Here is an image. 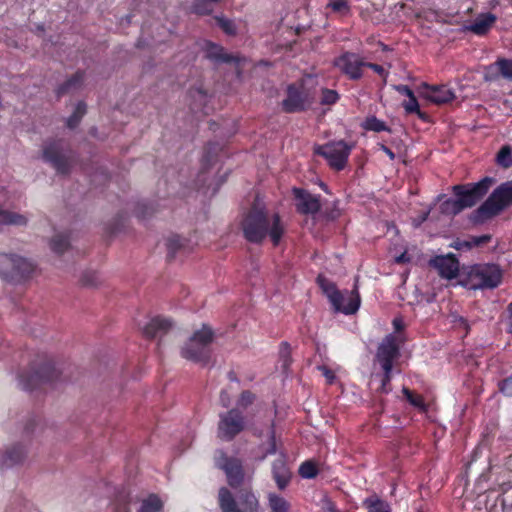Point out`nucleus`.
<instances>
[{
	"instance_id": "f257e3e1",
	"label": "nucleus",
	"mask_w": 512,
	"mask_h": 512,
	"mask_svg": "<svg viewBox=\"0 0 512 512\" xmlns=\"http://www.w3.org/2000/svg\"><path fill=\"white\" fill-rule=\"evenodd\" d=\"M244 238L253 244H261L267 236L274 246H278L285 227L278 213L269 214L266 210L252 206L241 221Z\"/></svg>"
},
{
	"instance_id": "f03ea898",
	"label": "nucleus",
	"mask_w": 512,
	"mask_h": 512,
	"mask_svg": "<svg viewBox=\"0 0 512 512\" xmlns=\"http://www.w3.org/2000/svg\"><path fill=\"white\" fill-rule=\"evenodd\" d=\"M512 206V180L501 183L488 198L471 214V221L476 224L499 215Z\"/></svg>"
},
{
	"instance_id": "7ed1b4c3",
	"label": "nucleus",
	"mask_w": 512,
	"mask_h": 512,
	"mask_svg": "<svg viewBox=\"0 0 512 512\" xmlns=\"http://www.w3.org/2000/svg\"><path fill=\"white\" fill-rule=\"evenodd\" d=\"M503 279V271L494 263H479L467 268L462 284L472 290L495 289Z\"/></svg>"
},
{
	"instance_id": "20e7f679",
	"label": "nucleus",
	"mask_w": 512,
	"mask_h": 512,
	"mask_svg": "<svg viewBox=\"0 0 512 512\" xmlns=\"http://www.w3.org/2000/svg\"><path fill=\"white\" fill-rule=\"evenodd\" d=\"M317 282L329 299L335 312L352 315L358 311L361 298L357 284L354 285L351 291L345 290L342 292L336 287L335 283L329 282L321 276L317 278Z\"/></svg>"
},
{
	"instance_id": "39448f33",
	"label": "nucleus",
	"mask_w": 512,
	"mask_h": 512,
	"mask_svg": "<svg viewBox=\"0 0 512 512\" xmlns=\"http://www.w3.org/2000/svg\"><path fill=\"white\" fill-rule=\"evenodd\" d=\"M213 339L214 333L212 329L207 325H203L182 346L181 356L189 361L207 365L211 358L210 345Z\"/></svg>"
},
{
	"instance_id": "423d86ee",
	"label": "nucleus",
	"mask_w": 512,
	"mask_h": 512,
	"mask_svg": "<svg viewBox=\"0 0 512 512\" xmlns=\"http://www.w3.org/2000/svg\"><path fill=\"white\" fill-rule=\"evenodd\" d=\"M218 505L221 512H259L260 504L250 489H242L237 499L232 492L221 487L218 491Z\"/></svg>"
},
{
	"instance_id": "0eeeda50",
	"label": "nucleus",
	"mask_w": 512,
	"mask_h": 512,
	"mask_svg": "<svg viewBox=\"0 0 512 512\" xmlns=\"http://www.w3.org/2000/svg\"><path fill=\"white\" fill-rule=\"evenodd\" d=\"M61 374L51 360H46L37 367L33 363L28 371L19 374V385L23 390L33 391L44 383L56 382Z\"/></svg>"
},
{
	"instance_id": "6e6552de",
	"label": "nucleus",
	"mask_w": 512,
	"mask_h": 512,
	"mask_svg": "<svg viewBox=\"0 0 512 512\" xmlns=\"http://www.w3.org/2000/svg\"><path fill=\"white\" fill-rule=\"evenodd\" d=\"M35 270L31 261L16 254L0 253V276L8 282L19 283L29 279Z\"/></svg>"
},
{
	"instance_id": "1a4fd4ad",
	"label": "nucleus",
	"mask_w": 512,
	"mask_h": 512,
	"mask_svg": "<svg viewBox=\"0 0 512 512\" xmlns=\"http://www.w3.org/2000/svg\"><path fill=\"white\" fill-rule=\"evenodd\" d=\"M42 158L49 163L58 174L68 175L72 168V150L62 139H53L45 142Z\"/></svg>"
},
{
	"instance_id": "9d476101",
	"label": "nucleus",
	"mask_w": 512,
	"mask_h": 512,
	"mask_svg": "<svg viewBox=\"0 0 512 512\" xmlns=\"http://www.w3.org/2000/svg\"><path fill=\"white\" fill-rule=\"evenodd\" d=\"M353 148L354 144H349L345 140H334L316 145L313 151L315 155L323 157L331 169L342 171L347 166Z\"/></svg>"
},
{
	"instance_id": "9b49d317",
	"label": "nucleus",
	"mask_w": 512,
	"mask_h": 512,
	"mask_svg": "<svg viewBox=\"0 0 512 512\" xmlns=\"http://www.w3.org/2000/svg\"><path fill=\"white\" fill-rule=\"evenodd\" d=\"M496 183L495 178L485 176L475 183L457 184L452 187L455 197H460L465 208H472L479 203Z\"/></svg>"
},
{
	"instance_id": "f8f14e48",
	"label": "nucleus",
	"mask_w": 512,
	"mask_h": 512,
	"mask_svg": "<svg viewBox=\"0 0 512 512\" xmlns=\"http://www.w3.org/2000/svg\"><path fill=\"white\" fill-rule=\"evenodd\" d=\"M312 103L313 99L302 83H291L287 86L281 107L285 113H299L309 109Z\"/></svg>"
},
{
	"instance_id": "ddd939ff",
	"label": "nucleus",
	"mask_w": 512,
	"mask_h": 512,
	"mask_svg": "<svg viewBox=\"0 0 512 512\" xmlns=\"http://www.w3.org/2000/svg\"><path fill=\"white\" fill-rule=\"evenodd\" d=\"M219 417L218 437L221 440L231 441L245 429V417L237 408L230 409Z\"/></svg>"
},
{
	"instance_id": "4468645a",
	"label": "nucleus",
	"mask_w": 512,
	"mask_h": 512,
	"mask_svg": "<svg viewBox=\"0 0 512 512\" xmlns=\"http://www.w3.org/2000/svg\"><path fill=\"white\" fill-rule=\"evenodd\" d=\"M333 66L349 80L357 81L363 77L365 60L355 52L345 51L334 58Z\"/></svg>"
},
{
	"instance_id": "2eb2a0df",
	"label": "nucleus",
	"mask_w": 512,
	"mask_h": 512,
	"mask_svg": "<svg viewBox=\"0 0 512 512\" xmlns=\"http://www.w3.org/2000/svg\"><path fill=\"white\" fill-rule=\"evenodd\" d=\"M216 465L222 469L226 476L227 482L232 488H238L244 481V470L242 462L234 457H229L227 454L219 450L215 456Z\"/></svg>"
},
{
	"instance_id": "dca6fc26",
	"label": "nucleus",
	"mask_w": 512,
	"mask_h": 512,
	"mask_svg": "<svg viewBox=\"0 0 512 512\" xmlns=\"http://www.w3.org/2000/svg\"><path fill=\"white\" fill-rule=\"evenodd\" d=\"M400 357V346L397 338L389 334L379 344L375 360L381 369L393 368L394 362Z\"/></svg>"
},
{
	"instance_id": "f3484780",
	"label": "nucleus",
	"mask_w": 512,
	"mask_h": 512,
	"mask_svg": "<svg viewBox=\"0 0 512 512\" xmlns=\"http://www.w3.org/2000/svg\"><path fill=\"white\" fill-rule=\"evenodd\" d=\"M293 196L296 200V210L303 215H315L321 209L320 195H312L303 188H293Z\"/></svg>"
},
{
	"instance_id": "a211bd4d",
	"label": "nucleus",
	"mask_w": 512,
	"mask_h": 512,
	"mask_svg": "<svg viewBox=\"0 0 512 512\" xmlns=\"http://www.w3.org/2000/svg\"><path fill=\"white\" fill-rule=\"evenodd\" d=\"M429 264L442 278L448 280L454 279L459 273V261L453 254L435 256Z\"/></svg>"
},
{
	"instance_id": "6ab92c4d",
	"label": "nucleus",
	"mask_w": 512,
	"mask_h": 512,
	"mask_svg": "<svg viewBox=\"0 0 512 512\" xmlns=\"http://www.w3.org/2000/svg\"><path fill=\"white\" fill-rule=\"evenodd\" d=\"M426 89L425 97L436 105H443L452 102L455 99V93L446 85H429L423 84Z\"/></svg>"
},
{
	"instance_id": "aec40b11",
	"label": "nucleus",
	"mask_w": 512,
	"mask_h": 512,
	"mask_svg": "<svg viewBox=\"0 0 512 512\" xmlns=\"http://www.w3.org/2000/svg\"><path fill=\"white\" fill-rule=\"evenodd\" d=\"M205 56L214 63H238L239 57L226 53L225 49L212 41H206L204 46Z\"/></svg>"
},
{
	"instance_id": "412c9836",
	"label": "nucleus",
	"mask_w": 512,
	"mask_h": 512,
	"mask_svg": "<svg viewBox=\"0 0 512 512\" xmlns=\"http://www.w3.org/2000/svg\"><path fill=\"white\" fill-rule=\"evenodd\" d=\"M496 21L497 17L493 13H481L466 29L477 36H484L490 31Z\"/></svg>"
},
{
	"instance_id": "4be33fe9",
	"label": "nucleus",
	"mask_w": 512,
	"mask_h": 512,
	"mask_svg": "<svg viewBox=\"0 0 512 512\" xmlns=\"http://www.w3.org/2000/svg\"><path fill=\"white\" fill-rule=\"evenodd\" d=\"M171 327L172 323L169 319L155 317L144 327L143 333L147 338L152 339L166 334Z\"/></svg>"
},
{
	"instance_id": "5701e85b",
	"label": "nucleus",
	"mask_w": 512,
	"mask_h": 512,
	"mask_svg": "<svg viewBox=\"0 0 512 512\" xmlns=\"http://www.w3.org/2000/svg\"><path fill=\"white\" fill-rule=\"evenodd\" d=\"M272 475L277 487L284 490L290 482L291 473L284 460H275L272 464Z\"/></svg>"
},
{
	"instance_id": "b1692460",
	"label": "nucleus",
	"mask_w": 512,
	"mask_h": 512,
	"mask_svg": "<svg viewBox=\"0 0 512 512\" xmlns=\"http://www.w3.org/2000/svg\"><path fill=\"white\" fill-rule=\"evenodd\" d=\"M84 78L85 72L82 70H78L75 74H73L69 79H67L63 84H61L57 88V97H61L71 92L79 90L83 85Z\"/></svg>"
},
{
	"instance_id": "393cba45",
	"label": "nucleus",
	"mask_w": 512,
	"mask_h": 512,
	"mask_svg": "<svg viewBox=\"0 0 512 512\" xmlns=\"http://www.w3.org/2000/svg\"><path fill=\"white\" fill-rule=\"evenodd\" d=\"M27 451L24 446L18 444L9 448L2 458V465L12 467L24 461Z\"/></svg>"
},
{
	"instance_id": "a878e982",
	"label": "nucleus",
	"mask_w": 512,
	"mask_h": 512,
	"mask_svg": "<svg viewBox=\"0 0 512 512\" xmlns=\"http://www.w3.org/2000/svg\"><path fill=\"white\" fill-rule=\"evenodd\" d=\"M402 394L406 401L420 413L428 412L429 405L425 402L424 397L421 394H418L405 386L402 388Z\"/></svg>"
},
{
	"instance_id": "bb28decb",
	"label": "nucleus",
	"mask_w": 512,
	"mask_h": 512,
	"mask_svg": "<svg viewBox=\"0 0 512 512\" xmlns=\"http://www.w3.org/2000/svg\"><path fill=\"white\" fill-rule=\"evenodd\" d=\"M439 208L442 214L450 216H456L466 209L460 197L445 199Z\"/></svg>"
},
{
	"instance_id": "cd10ccee",
	"label": "nucleus",
	"mask_w": 512,
	"mask_h": 512,
	"mask_svg": "<svg viewBox=\"0 0 512 512\" xmlns=\"http://www.w3.org/2000/svg\"><path fill=\"white\" fill-rule=\"evenodd\" d=\"M222 150V147L217 142H209L204 148L202 156V168L208 169L211 165L216 162L218 153Z\"/></svg>"
},
{
	"instance_id": "c85d7f7f",
	"label": "nucleus",
	"mask_w": 512,
	"mask_h": 512,
	"mask_svg": "<svg viewBox=\"0 0 512 512\" xmlns=\"http://www.w3.org/2000/svg\"><path fill=\"white\" fill-rule=\"evenodd\" d=\"M27 224V218L24 215L4 210L0 207V225L23 226Z\"/></svg>"
},
{
	"instance_id": "c756f323",
	"label": "nucleus",
	"mask_w": 512,
	"mask_h": 512,
	"mask_svg": "<svg viewBox=\"0 0 512 512\" xmlns=\"http://www.w3.org/2000/svg\"><path fill=\"white\" fill-rule=\"evenodd\" d=\"M163 508V502L157 494H149L142 500L137 512H159Z\"/></svg>"
},
{
	"instance_id": "7c9ffc66",
	"label": "nucleus",
	"mask_w": 512,
	"mask_h": 512,
	"mask_svg": "<svg viewBox=\"0 0 512 512\" xmlns=\"http://www.w3.org/2000/svg\"><path fill=\"white\" fill-rule=\"evenodd\" d=\"M363 504L369 512H391L389 504L376 495L366 498Z\"/></svg>"
},
{
	"instance_id": "2f4dec72",
	"label": "nucleus",
	"mask_w": 512,
	"mask_h": 512,
	"mask_svg": "<svg viewBox=\"0 0 512 512\" xmlns=\"http://www.w3.org/2000/svg\"><path fill=\"white\" fill-rule=\"evenodd\" d=\"M268 505L271 512H289L290 503L282 496L270 493L268 496Z\"/></svg>"
},
{
	"instance_id": "473e14b6",
	"label": "nucleus",
	"mask_w": 512,
	"mask_h": 512,
	"mask_svg": "<svg viewBox=\"0 0 512 512\" xmlns=\"http://www.w3.org/2000/svg\"><path fill=\"white\" fill-rule=\"evenodd\" d=\"M70 246L69 237L66 234H56L50 241V248L56 254H63Z\"/></svg>"
},
{
	"instance_id": "72a5a7b5",
	"label": "nucleus",
	"mask_w": 512,
	"mask_h": 512,
	"mask_svg": "<svg viewBox=\"0 0 512 512\" xmlns=\"http://www.w3.org/2000/svg\"><path fill=\"white\" fill-rule=\"evenodd\" d=\"M184 246V239L179 235H172L166 241L167 259L171 261L175 258L178 251Z\"/></svg>"
},
{
	"instance_id": "f704fd0d",
	"label": "nucleus",
	"mask_w": 512,
	"mask_h": 512,
	"mask_svg": "<svg viewBox=\"0 0 512 512\" xmlns=\"http://www.w3.org/2000/svg\"><path fill=\"white\" fill-rule=\"evenodd\" d=\"M87 106L83 101L77 103L72 115L67 119V127L70 129L76 128L83 116L86 114Z\"/></svg>"
},
{
	"instance_id": "c9c22d12",
	"label": "nucleus",
	"mask_w": 512,
	"mask_h": 512,
	"mask_svg": "<svg viewBox=\"0 0 512 512\" xmlns=\"http://www.w3.org/2000/svg\"><path fill=\"white\" fill-rule=\"evenodd\" d=\"M362 127L367 131H374V132H382L387 131L391 132V129L386 125V123L380 119H378L376 116H369L365 119Z\"/></svg>"
},
{
	"instance_id": "e433bc0d",
	"label": "nucleus",
	"mask_w": 512,
	"mask_h": 512,
	"mask_svg": "<svg viewBox=\"0 0 512 512\" xmlns=\"http://www.w3.org/2000/svg\"><path fill=\"white\" fill-rule=\"evenodd\" d=\"M298 472L304 479H314L318 475L319 469L314 461L306 460L300 465Z\"/></svg>"
},
{
	"instance_id": "4c0bfd02",
	"label": "nucleus",
	"mask_w": 512,
	"mask_h": 512,
	"mask_svg": "<svg viewBox=\"0 0 512 512\" xmlns=\"http://www.w3.org/2000/svg\"><path fill=\"white\" fill-rule=\"evenodd\" d=\"M220 0H195L192 5V11L198 15H210L213 12V3Z\"/></svg>"
},
{
	"instance_id": "58836bf2",
	"label": "nucleus",
	"mask_w": 512,
	"mask_h": 512,
	"mask_svg": "<svg viewBox=\"0 0 512 512\" xmlns=\"http://www.w3.org/2000/svg\"><path fill=\"white\" fill-rule=\"evenodd\" d=\"M496 162L503 168H510L512 166V149L509 145H504L496 156Z\"/></svg>"
},
{
	"instance_id": "ea45409f",
	"label": "nucleus",
	"mask_w": 512,
	"mask_h": 512,
	"mask_svg": "<svg viewBox=\"0 0 512 512\" xmlns=\"http://www.w3.org/2000/svg\"><path fill=\"white\" fill-rule=\"evenodd\" d=\"M130 497L126 492H120L113 501V509L115 512H129Z\"/></svg>"
},
{
	"instance_id": "a19ab883",
	"label": "nucleus",
	"mask_w": 512,
	"mask_h": 512,
	"mask_svg": "<svg viewBox=\"0 0 512 512\" xmlns=\"http://www.w3.org/2000/svg\"><path fill=\"white\" fill-rule=\"evenodd\" d=\"M501 76L505 79L512 80V60L506 58H498L494 63Z\"/></svg>"
},
{
	"instance_id": "79ce46f5",
	"label": "nucleus",
	"mask_w": 512,
	"mask_h": 512,
	"mask_svg": "<svg viewBox=\"0 0 512 512\" xmlns=\"http://www.w3.org/2000/svg\"><path fill=\"white\" fill-rule=\"evenodd\" d=\"M340 99V95L336 90L329 88L321 89L320 104L321 105H334Z\"/></svg>"
},
{
	"instance_id": "37998d69",
	"label": "nucleus",
	"mask_w": 512,
	"mask_h": 512,
	"mask_svg": "<svg viewBox=\"0 0 512 512\" xmlns=\"http://www.w3.org/2000/svg\"><path fill=\"white\" fill-rule=\"evenodd\" d=\"M403 107L408 114L416 113L421 119H424L426 116L425 113L420 110L419 103L415 95L409 97L407 101H404Z\"/></svg>"
},
{
	"instance_id": "c03bdc74",
	"label": "nucleus",
	"mask_w": 512,
	"mask_h": 512,
	"mask_svg": "<svg viewBox=\"0 0 512 512\" xmlns=\"http://www.w3.org/2000/svg\"><path fill=\"white\" fill-rule=\"evenodd\" d=\"M327 8L341 15H347L350 12V6L346 0H329Z\"/></svg>"
},
{
	"instance_id": "a18cd8bd",
	"label": "nucleus",
	"mask_w": 512,
	"mask_h": 512,
	"mask_svg": "<svg viewBox=\"0 0 512 512\" xmlns=\"http://www.w3.org/2000/svg\"><path fill=\"white\" fill-rule=\"evenodd\" d=\"M215 21L217 25L227 34L230 36L236 35V26L234 22L230 19H227L222 16H215Z\"/></svg>"
},
{
	"instance_id": "49530a36",
	"label": "nucleus",
	"mask_w": 512,
	"mask_h": 512,
	"mask_svg": "<svg viewBox=\"0 0 512 512\" xmlns=\"http://www.w3.org/2000/svg\"><path fill=\"white\" fill-rule=\"evenodd\" d=\"M392 369L393 368L382 369L381 386H380V390L382 393L387 394L391 391L390 382L392 380Z\"/></svg>"
},
{
	"instance_id": "de8ad7c7",
	"label": "nucleus",
	"mask_w": 512,
	"mask_h": 512,
	"mask_svg": "<svg viewBox=\"0 0 512 512\" xmlns=\"http://www.w3.org/2000/svg\"><path fill=\"white\" fill-rule=\"evenodd\" d=\"M256 396L254 393H252L250 390H244L238 399L237 405L241 408H247L248 406L252 405L255 401Z\"/></svg>"
},
{
	"instance_id": "09e8293b",
	"label": "nucleus",
	"mask_w": 512,
	"mask_h": 512,
	"mask_svg": "<svg viewBox=\"0 0 512 512\" xmlns=\"http://www.w3.org/2000/svg\"><path fill=\"white\" fill-rule=\"evenodd\" d=\"M135 213L139 219H145L154 213V209L145 203H139L136 207Z\"/></svg>"
},
{
	"instance_id": "8fccbe9b",
	"label": "nucleus",
	"mask_w": 512,
	"mask_h": 512,
	"mask_svg": "<svg viewBox=\"0 0 512 512\" xmlns=\"http://www.w3.org/2000/svg\"><path fill=\"white\" fill-rule=\"evenodd\" d=\"M499 390L505 396L512 397V374L499 382Z\"/></svg>"
},
{
	"instance_id": "3c124183",
	"label": "nucleus",
	"mask_w": 512,
	"mask_h": 512,
	"mask_svg": "<svg viewBox=\"0 0 512 512\" xmlns=\"http://www.w3.org/2000/svg\"><path fill=\"white\" fill-rule=\"evenodd\" d=\"M491 238L492 236L489 234L471 236V244L473 245V247H479L490 242Z\"/></svg>"
},
{
	"instance_id": "603ef678",
	"label": "nucleus",
	"mask_w": 512,
	"mask_h": 512,
	"mask_svg": "<svg viewBox=\"0 0 512 512\" xmlns=\"http://www.w3.org/2000/svg\"><path fill=\"white\" fill-rule=\"evenodd\" d=\"M319 370L322 372L323 376L326 378L327 384L331 385L334 383L336 379V375L333 370L328 368L325 365L319 366Z\"/></svg>"
},
{
	"instance_id": "864d4df0",
	"label": "nucleus",
	"mask_w": 512,
	"mask_h": 512,
	"mask_svg": "<svg viewBox=\"0 0 512 512\" xmlns=\"http://www.w3.org/2000/svg\"><path fill=\"white\" fill-rule=\"evenodd\" d=\"M365 67L372 69L375 73L384 78L387 77L388 75V72L384 69L382 65L365 61Z\"/></svg>"
},
{
	"instance_id": "5fc2aeb1",
	"label": "nucleus",
	"mask_w": 512,
	"mask_h": 512,
	"mask_svg": "<svg viewBox=\"0 0 512 512\" xmlns=\"http://www.w3.org/2000/svg\"><path fill=\"white\" fill-rule=\"evenodd\" d=\"M83 285L85 286H95L97 285V282H96V274L93 272H89V273H85L83 276H82V279H81Z\"/></svg>"
},
{
	"instance_id": "6e6d98bb",
	"label": "nucleus",
	"mask_w": 512,
	"mask_h": 512,
	"mask_svg": "<svg viewBox=\"0 0 512 512\" xmlns=\"http://www.w3.org/2000/svg\"><path fill=\"white\" fill-rule=\"evenodd\" d=\"M276 450H277V447H276V440H275V431L274 429L272 428L271 430V433H270V441H269V446L265 452V456L266 455H272V454H275L276 453Z\"/></svg>"
},
{
	"instance_id": "4d7b16f0",
	"label": "nucleus",
	"mask_w": 512,
	"mask_h": 512,
	"mask_svg": "<svg viewBox=\"0 0 512 512\" xmlns=\"http://www.w3.org/2000/svg\"><path fill=\"white\" fill-rule=\"evenodd\" d=\"M395 90L398 93H400L401 95L407 96L408 98L415 95L413 90L407 85H403V84L397 85V86H395Z\"/></svg>"
},
{
	"instance_id": "13d9d810",
	"label": "nucleus",
	"mask_w": 512,
	"mask_h": 512,
	"mask_svg": "<svg viewBox=\"0 0 512 512\" xmlns=\"http://www.w3.org/2000/svg\"><path fill=\"white\" fill-rule=\"evenodd\" d=\"M281 347H282V354H283V357H284V362H283V367H287L289 364H290V359H289V349H290V345L287 343V342H283L281 344Z\"/></svg>"
},
{
	"instance_id": "bf43d9fd",
	"label": "nucleus",
	"mask_w": 512,
	"mask_h": 512,
	"mask_svg": "<svg viewBox=\"0 0 512 512\" xmlns=\"http://www.w3.org/2000/svg\"><path fill=\"white\" fill-rule=\"evenodd\" d=\"M455 248L467 250L473 248V245L471 244V237L469 238V240L457 241Z\"/></svg>"
},
{
	"instance_id": "052dcab7",
	"label": "nucleus",
	"mask_w": 512,
	"mask_h": 512,
	"mask_svg": "<svg viewBox=\"0 0 512 512\" xmlns=\"http://www.w3.org/2000/svg\"><path fill=\"white\" fill-rule=\"evenodd\" d=\"M380 149L389 157L390 160L395 159L396 155L389 147L384 144H380Z\"/></svg>"
},
{
	"instance_id": "680f3d73",
	"label": "nucleus",
	"mask_w": 512,
	"mask_h": 512,
	"mask_svg": "<svg viewBox=\"0 0 512 512\" xmlns=\"http://www.w3.org/2000/svg\"><path fill=\"white\" fill-rule=\"evenodd\" d=\"M409 261H410V257L407 255L406 252L400 254L399 256H397L395 258V262L398 264L408 263Z\"/></svg>"
},
{
	"instance_id": "e2e57ef3",
	"label": "nucleus",
	"mask_w": 512,
	"mask_h": 512,
	"mask_svg": "<svg viewBox=\"0 0 512 512\" xmlns=\"http://www.w3.org/2000/svg\"><path fill=\"white\" fill-rule=\"evenodd\" d=\"M393 326H394L395 331H397V332L404 329L403 321L399 318H395L393 320Z\"/></svg>"
},
{
	"instance_id": "0e129e2a",
	"label": "nucleus",
	"mask_w": 512,
	"mask_h": 512,
	"mask_svg": "<svg viewBox=\"0 0 512 512\" xmlns=\"http://www.w3.org/2000/svg\"><path fill=\"white\" fill-rule=\"evenodd\" d=\"M35 425H36V420L34 418L30 419L25 426L26 433L29 434V433L33 432Z\"/></svg>"
},
{
	"instance_id": "69168bd1",
	"label": "nucleus",
	"mask_w": 512,
	"mask_h": 512,
	"mask_svg": "<svg viewBox=\"0 0 512 512\" xmlns=\"http://www.w3.org/2000/svg\"><path fill=\"white\" fill-rule=\"evenodd\" d=\"M507 313H508L509 325H510V327H512V302L509 303L507 306Z\"/></svg>"
},
{
	"instance_id": "338daca9",
	"label": "nucleus",
	"mask_w": 512,
	"mask_h": 512,
	"mask_svg": "<svg viewBox=\"0 0 512 512\" xmlns=\"http://www.w3.org/2000/svg\"><path fill=\"white\" fill-rule=\"evenodd\" d=\"M228 379L232 382H238V377L234 371L228 372Z\"/></svg>"
},
{
	"instance_id": "774afa93",
	"label": "nucleus",
	"mask_w": 512,
	"mask_h": 512,
	"mask_svg": "<svg viewBox=\"0 0 512 512\" xmlns=\"http://www.w3.org/2000/svg\"><path fill=\"white\" fill-rule=\"evenodd\" d=\"M328 512H340L338 509H336L334 506H331L328 510Z\"/></svg>"
}]
</instances>
